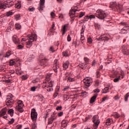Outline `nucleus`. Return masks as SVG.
<instances>
[{
  "label": "nucleus",
  "mask_w": 129,
  "mask_h": 129,
  "mask_svg": "<svg viewBox=\"0 0 129 129\" xmlns=\"http://www.w3.org/2000/svg\"><path fill=\"white\" fill-rule=\"evenodd\" d=\"M50 75H47L43 82V89H46L48 92L53 91V82L50 80Z\"/></svg>",
  "instance_id": "f257e3e1"
},
{
  "label": "nucleus",
  "mask_w": 129,
  "mask_h": 129,
  "mask_svg": "<svg viewBox=\"0 0 129 129\" xmlns=\"http://www.w3.org/2000/svg\"><path fill=\"white\" fill-rule=\"evenodd\" d=\"M28 41L26 42L27 48H31L33 45V42L37 40V34H32L28 36Z\"/></svg>",
  "instance_id": "f03ea898"
},
{
  "label": "nucleus",
  "mask_w": 129,
  "mask_h": 129,
  "mask_svg": "<svg viewBox=\"0 0 129 129\" xmlns=\"http://www.w3.org/2000/svg\"><path fill=\"white\" fill-rule=\"evenodd\" d=\"M107 15L108 13L101 10H98L95 14L96 17L100 20H104Z\"/></svg>",
  "instance_id": "7ed1b4c3"
},
{
  "label": "nucleus",
  "mask_w": 129,
  "mask_h": 129,
  "mask_svg": "<svg viewBox=\"0 0 129 129\" xmlns=\"http://www.w3.org/2000/svg\"><path fill=\"white\" fill-rule=\"evenodd\" d=\"M6 103L9 107H12L13 105H14L15 100H14V97H12V95L7 96L6 100Z\"/></svg>",
  "instance_id": "20e7f679"
},
{
  "label": "nucleus",
  "mask_w": 129,
  "mask_h": 129,
  "mask_svg": "<svg viewBox=\"0 0 129 129\" xmlns=\"http://www.w3.org/2000/svg\"><path fill=\"white\" fill-rule=\"evenodd\" d=\"M15 5V3L13 1L9 2L6 3H2L0 2V9L5 10L6 8H11V7H13Z\"/></svg>",
  "instance_id": "39448f33"
},
{
  "label": "nucleus",
  "mask_w": 129,
  "mask_h": 129,
  "mask_svg": "<svg viewBox=\"0 0 129 129\" xmlns=\"http://www.w3.org/2000/svg\"><path fill=\"white\" fill-rule=\"evenodd\" d=\"M79 5H77L74 6L73 8H72V10L70 11V16L71 18H74L75 17H77L76 15V12H79L80 10H78V7Z\"/></svg>",
  "instance_id": "423d86ee"
},
{
  "label": "nucleus",
  "mask_w": 129,
  "mask_h": 129,
  "mask_svg": "<svg viewBox=\"0 0 129 129\" xmlns=\"http://www.w3.org/2000/svg\"><path fill=\"white\" fill-rule=\"evenodd\" d=\"M121 26H123V28L121 29L120 31L121 34H126L129 32V26L127 25V24L125 22H122L120 23Z\"/></svg>",
  "instance_id": "0eeeda50"
},
{
  "label": "nucleus",
  "mask_w": 129,
  "mask_h": 129,
  "mask_svg": "<svg viewBox=\"0 0 129 129\" xmlns=\"http://www.w3.org/2000/svg\"><path fill=\"white\" fill-rule=\"evenodd\" d=\"M92 121L94 123L93 125V129H96L98 127V125L100 121L98 119V116L95 115L93 117Z\"/></svg>",
  "instance_id": "6e6552de"
},
{
  "label": "nucleus",
  "mask_w": 129,
  "mask_h": 129,
  "mask_svg": "<svg viewBox=\"0 0 129 129\" xmlns=\"http://www.w3.org/2000/svg\"><path fill=\"white\" fill-rule=\"evenodd\" d=\"M18 105L16 106L15 108L16 110L19 111V112H23L24 111V104L23 103V101L19 100L17 102Z\"/></svg>",
  "instance_id": "1a4fd4ad"
},
{
  "label": "nucleus",
  "mask_w": 129,
  "mask_h": 129,
  "mask_svg": "<svg viewBox=\"0 0 129 129\" xmlns=\"http://www.w3.org/2000/svg\"><path fill=\"white\" fill-rule=\"evenodd\" d=\"M31 116L33 122H36V120H37V117L38 116V114L37 113V112H36V109L34 108L32 109Z\"/></svg>",
  "instance_id": "9d476101"
},
{
  "label": "nucleus",
  "mask_w": 129,
  "mask_h": 129,
  "mask_svg": "<svg viewBox=\"0 0 129 129\" xmlns=\"http://www.w3.org/2000/svg\"><path fill=\"white\" fill-rule=\"evenodd\" d=\"M59 68H60V64L58 62V60L57 59L54 60L53 62V71H54V72H55V73H57V72H58L57 70H58V69H59Z\"/></svg>",
  "instance_id": "9b49d317"
},
{
  "label": "nucleus",
  "mask_w": 129,
  "mask_h": 129,
  "mask_svg": "<svg viewBox=\"0 0 129 129\" xmlns=\"http://www.w3.org/2000/svg\"><path fill=\"white\" fill-rule=\"evenodd\" d=\"M122 52L124 55H129V47L127 45H122L121 46Z\"/></svg>",
  "instance_id": "f8f14e48"
},
{
  "label": "nucleus",
  "mask_w": 129,
  "mask_h": 129,
  "mask_svg": "<svg viewBox=\"0 0 129 129\" xmlns=\"http://www.w3.org/2000/svg\"><path fill=\"white\" fill-rule=\"evenodd\" d=\"M56 119H57V115L54 113L52 114L48 118V124H52V123H53V121H54V120H56Z\"/></svg>",
  "instance_id": "ddd939ff"
},
{
  "label": "nucleus",
  "mask_w": 129,
  "mask_h": 129,
  "mask_svg": "<svg viewBox=\"0 0 129 129\" xmlns=\"http://www.w3.org/2000/svg\"><path fill=\"white\" fill-rule=\"evenodd\" d=\"M40 65L42 68H45L48 65V59L46 58L41 59L40 61Z\"/></svg>",
  "instance_id": "4468645a"
},
{
  "label": "nucleus",
  "mask_w": 129,
  "mask_h": 129,
  "mask_svg": "<svg viewBox=\"0 0 129 129\" xmlns=\"http://www.w3.org/2000/svg\"><path fill=\"white\" fill-rule=\"evenodd\" d=\"M39 6L38 7V10L40 12H42L43 11V9L45 8V0H40Z\"/></svg>",
  "instance_id": "2eb2a0df"
},
{
  "label": "nucleus",
  "mask_w": 129,
  "mask_h": 129,
  "mask_svg": "<svg viewBox=\"0 0 129 129\" xmlns=\"http://www.w3.org/2000/svg\"><path fill=\"white\" fill-rule=\"evenodd\" d=\"M55 22H52V25L51 28L49 30V32L48 33V36H51V35H53V33L55 32Z\"/></svg>",
  "instance_id": "dca6fc26"
},
{
  "label": "nucleus",
  "mask_w": 129,
  "mask_h": 129,
  "mask_svg": "<svg viewBox=\"0 0 129 129\" xmlns=\"http://www.w3.org/2000/svg\"><path fill=\"white\" fill-rule=\"evenodd\" d=\"M83 81L85 83V85L86 86H87L88 87H89V86H90L92 82V80H91V79H87L84 80Z\"/></svg>",
  "instance_id": "f3484780"
},
{
  "label": "nucleus",
  "mask_w": 129,
  "mask_h": 129,
  "mask_svg": "<svg viewBox=\"0 0 129 129\" xmlns=\"http://www.w3.org/2000/svg\"><path fill=\"white\" fill-rule=\"evenodd\" d=\"M97 41H108L109 38L106 36V35H102L99 37V38H97Z\"/></svg>",
  "instance_id": "a211bd4d"
},
{
  "label": "nucleus",
  "mask_w": 129,
  "mask_h": 129,
  "mask_svg": "<svg viewBox=\"0 0 129 129\" xmlns=\"http://www.w3.org/2000/svg\"><path fill=\"white\" fill-rule=\"evenodd\" d=\"M12 40L16 45H18L20 43V39H19V38H18V36L17 35H14L12 37Z\"/></svg>",
  "instance_id": "6ab92c4d"
},
{
  "label": "nucleus",
  "mask_w": 129,
  "mask_h": 129,
  "mask_svg": "<svg viewBox=\"0 0 129 129\" xmlns=\"http://www.w3.org/2000/svg\"><path fill=\"white\" fill-rule=\"evenodd\" d=\"M69 25V24H67L62 26L61 31L62 32V35H65V33L67 31Z\"/></svg>",
  "instance_id": "aec40b11"
},
{
  "label": "nucleus",
  "mask_w": 129,
  "mask_h": 129,
  "mask_svg": "<svg viewBox=\"0 0 129 129\" xmlns=\"http://www.w3.org/2000/svg\"><path fill=\"white\" fill-rule=\"evenodd\" d=\"M10 56H11V51L7 52L5 55H3V54H0V58H4V57H5V58H9Z\"/></svg>",
  "instance_id": "412c9836"
},
{
  "label": "nucleus",
  "mask_w": 129,
  "mask_h": 129,
  "mask_svg": "<svg viewBox=\"0 0 129 129\" xmlns=\"http://www.w3.org/2000/svg\"><path fill=\"white\" fill-rule=\"evenodd\" d=\"M117 7L118 6L116 4V2L110 3V8H111V9H114V8H116V9H117Z\"/></svg>",
  "instance_id": "4be33fe9"
},
{
  "label": "nucleus",
  "mask_w": 129,
  "mask_h": 129,
  "mask_svg": "<svg viewBox=\"0 0 129 129\" xmlns=\"http://www.w3.org/2000/svg\"><path fill=\"white\" fill-rule=\"evenodd\" d=\"M69 67V61H67L63 64V68L64 69V70H66Z\"/></svg>",
  "instance_id": "5701e85b"
},
{
  "label": "nucleus",
  "mask_w": 129,
  "mask_h": 129,
  "mask_svg": "<svg viewBox=\"0 0 129 129\" xmlns=\"http://www.w3.org/2000/svg\"><path fill=\"white\" fill-rule=\"evenodd\" d=\"M7 113V109L4 108L0 111V116H4Z\"/></svg>",
  "instance_id": "b1692460"
},
{
  "label": "nucleus",
  "mask_w": 129,
  "mask_h": 129,
  "mask_svg": "<svg viewBox=\"0 0 129 129\" xmlns=\"http://www.w3.org/2000/svg\"><path fill=\"white\" fill-rule=\"evenodd\" d=\"M97 97V94H95L90 99V103H93Z\"/></svg>",
  "instance_id": "393cba45"
},
{
  "label": "nucleus",
  "mask_w": 129,
  "mask_h": 129,
  "mask_svg": "<svg viewBox=\"0 0 129 129\" xmlns=\"http://www.w3.org/2000/svg\"><path fill=\"white\" fill-rule=\"evenodd\" d=\"M21 1H18L15 4V8L17 9H21L22 5H21Z\"/></svg>",
  "instance_id": "a878e982"
},
{
  "label": "nucleus",
  "mask_w": 129,
  "mask_h": 129,
  "mask_svg": "<svg viewBox=\"0 0 129 129\" xmlns=\"http://www.w3.org/2000/svg\"><path fill=\"white\" fill-rule=\"evenodd\" d=\"M68 122L65 120H63L61 121V126L62 127H66L67 126V124Z\"/></svg>",
  "instance_id": "bb28decb"
},
{
  "label": "nucleus",
  "mask_w": 129,
  "mask_h": 129,
  "mask_svg": "<svg viewBox=\"0 0 129 129\" xmlns=\"http://www.w3.org/2000/svg\"><path fill=\"white\" fill-rule=\"evenodd\" d=\"M14 10H11L9 12H7L6 13V16L7 17H11V16H13V15H14Z\"/></svg>",
  "instance_id": "cd10ccee"
},
{
  "label": "nucleus",
  "mask_w": 129,
  "mask_h": 129,
  "mask_svg": "<svg viewBox=\"0 0 129 129\" xmlns=\"http://www.w3.org/2000/svg\"><path fill=\"white\" fill-rule=\"evenodd\" d=\"M121 79H122L120 77L118 76V77H116L115 79H114L113 81L115 83L119 82V80H121Z\"/></svg>",
  "instance_id": "c85d7f7f"
},
{
  "label": "nucleus",
  "mask_w": 129,
  "mask_h": 129,
  "mask_svg": "<svg viewBox=\"0 0 129 129\" xmlns=\"http://www.w3.org/2000/svg\"><path fill=\"white\" fill-rule=\"evenodd\" d=\"M9 114H10L11 116H13L14 115V110L13 109H10L8 110Z\"/></svg>",
  "instance_id": "c756f323"
},
{
  "label": "nucleus",
  "mask_w": 129,
  "mask_h": 129,
  "mask_svg": "<svg viewBox=\"0 0 129 129\" xmlns=\"http://www.w3.org/2000/svg\"><path fill=\"white\" fill-rule=\"evenodd\" d=\"M109 88L108 87H106L102 90V93H107L108 92Z\"/></svg>",
  "instance_id": "7c9ffc66"
},
{
  "label": "nucleus",
  "mask_w": 129,
  "mask_h": 129,
  "mask_svg": "<svg viewBox=\"0 0 129 129\" xmlns=\"http://www.w3.org/2000/svg\"><path fill=\"white\" fill-rule=\"evenodd\" d=\"M15 28L16 30H20L21 29V25L19 23H16L15 24Z\"/></svg>",
  "instance_id": "2f4dec72"
},
{
  "label": "nucleus",
  "mask_w": 129,
  "mask_h": 129,
  "mask_svg": "<svg viewBox=\"0 0 129 129\" xmlns=\"http://www.w3.org/2000/svg\"><path fill=\"white\" fill-rule=\"evenodd\" d=\"M94 27H95L96 29L99 30V29H100V24L98 23H95Z\"/></svg>",
  "instance_id": "473e14b6"
},
{
  "label": "nucleus",
  "mask_w": 129,
  "mask_h": 129,
  "mask_svg": "<svg viewBox=\"0 0 129 129\" xmlns=\"http://www.w3.org/2000/svg\"><path fill=\"white\" fill-rule=\"evenodd\" d=\"M16 74H18V75H21V74H22V71L21 70V69H17Z\"/></svg>",
  "instance_id": "72a5a7b5"
},
{
  "label": "nucleus",
  "mask_w": 129,
  "mask_h": 129,
  "mask_svg": "<svg viewBox=\"0 0 129 129\" xmlns=\"http://www.w3.org/2000/svg\"><path fill=\"white\" fill-rule=\"evenodd\" d=\"M9 64H10V66H14V65H15V64H16V62H15L14 59H11L9 62Z\"/></svg>",
  "instance_id": "f704fd0d"
},
{
  "label": "nucleus",
  "mask_w": 129,
  "mask_h": 129,
  "mask_svg": "<svg viewBox=\"0 0 129 129\" xmlns=\"http://www.w3.org/2000/svg\"><path fill=\"white\" fill-rule=\"evenodd\" d=\"M62 55L64 57H68L69 56V53L68 51H64L62 52Z\"/></svg>",
  "instance_id": "c9c22d12"
},
{
  "label": "nucleus",
  "mask_w": 129,
  "mask_h": 129,
  "mask_svg": "<svg viewBox=\"0 0 129 129\" xmlns=\"http://www.w3.org/2000/svg\"><path fill=\"white\" fill-rule=\"evenodd\" d=\"M74 78H72L70 77H69L68 78V82H73V81H74Z\"/></svg>",
  "instance_id": "e433bc0d"
},
{
  "label": "nucleus",
  "mask_w": 129,
  "mask_h": 129,
  "mask_svg": "<svg viewBox=\"0 0 129 129\" xmlns=\"http://www.w3.org/2000/svg\"><path fill=\"white\" fill-rule=\"evenodd\" d=\"M129 97V93H127L126 94V95L124 96V100L125 101H127V99Z\"/></svg>",
  "instance_id": "4c0bfd02"
},
{
  "label": "nucleus",
  "mask_w": 129,
  "mask_h": 129,
  "mask_svg": "<svg viewBox=\"0 0 129 129\" xmlns=\"http://www.w3.org/2000/svg\"><path fill=\"white\" fill-rule=\"evenodd\" d=\"M119 77H120L122 79L124 77V74H123V71L121 72Z\"/></svg>",
  "instance_id": "58836bf2"
},
{
  "label": "nucleus",
  "mask_w": 129,
  "mask_h": 129,
  "mask_svg": "<svg viewBox=\"0 0 129 129\" xmlns=\"http://www.w3.org/2000/svg\"><path fill=\"white\" fill-rule=\"evenodd\" d=\"M84 28L82 27L81 29V37H84Z\"/></svg>",
  "instance_id": "ea45409f"
},
{
  "label": "nucleus",
  "mask_w": 129,
  "mask_h": 129,
  "mask_svg": "<svg viewBox=\"0 0 129 129\" xmlns=\"http://www.w3.org/2000/svg\"><path fill=\"white\" fill-rule=\"evenodd\" d=\"M88 20H89V16H87L85 17L83 21H84V22H87L88 21Z\"/></svg>",
  "instance_id": "a19ab883"
},
{
  "label": "nucleus",
  "mask_w": 129,
  "mask_h": 129,
  "mask_svg": "<svg viewBox=\"0 0 129 129\" xmlns=\"http://www.w3.org/2000/svg\"><path fill=\"white\" fill-rule=\"evenodd\" d=\"M15 19L17 21H18V20H20V19H21V15L17 14L15 16Z\"/></svg>",
  "instance_id": "79ce46f5"
},
{
  "label": "nucleus",
  "mask_w": 129,
  "mask_h": 129,
  "mask_svg": "<svg viewBox=\"0 0 129 129\" xmlns=\"http://www.w3.org/2000/svg\"><path fill=\"white\" fill-rule=\"evenodd\" d=\"M92 38H91V37H88V43H89V44H91V43H92Z\"/></svg>",
  "instance_id": "37998d69"
},
{
  "label": "nucleus",
  "mask_w": 129,
  "mask_h": 129,
  "mask_svg": "<svg viewBox=\"0 0 129 129\" xmlns=\"http://www.w3.org/2000/svg\"><path fill=\"white\" fill-rule=\"evenodd\" d=\"M31 129H36L37 128V125L35 123L32 124L31 126Z\"/></svg>",
  "instance_id": "c03bdc74"
},
{
  "label": "nucleus",
  "mask_w": 129,
  "mask_h": 129,
  "mask_svg": "<svg viewBox=\"0 0 129 129\" xmlns=\"http://www.w3.org/2000/svg\"><path fill=\"white\" fill-rule=\"evenodd\" d=\"M110 122H111V121H110V119H107V120H106V124L107 125H110Z\"/></svg>",
  "instance_id": "a18cd8bd"
},
{
  "label": "nucleus",
  "mask_w": 129,
  "mask_h": 129,
  "mask_svg": "<svg viewBox=\"0 0 129 129\" xmlns=\"http://www.w3.org/2000/svg\"><path fill=\"white\" fill-rule=\"evenodd\" d=\"M14 122H15V119L14 118H12V119L9 121V124H13V123H14Z\"/></svg>",
  "instance_id": "49530a36"
},
{
  "label": "nucleus",
  "mask_w": 129,
  "mask_h": 129,
  "mask_svg": "<svg viewBox=\"0 0 129 129\" xmlns=\"http://www.w3.org/2000/svg\"><path fill=\"white\" fill-rule=\"evenodd\" d=\"M89 18L90 19V20H92V19H95V15H90L89 16Z\"/></svg>",
  "instance_id": "de8ad7c7"
},
{
  "label": "nucleus",
  "mask_w": 129,
  "mask_h": 129,
  "mask_svg": "<svg viewBox=\"0 0 129 129\" xmlns=\"http://www.w3.org/2000/svg\"><path fill=\"white\" fill-rule=\"evenodd\" d=\"M84 15H85V12H80L79 17V18H82V17H83V16H84Z\"/></svg>",
  "instance_id": "09e8293b"
},
{
  "label": "nucleus",
  "mask_w": 129,
  "mask_h": 129,
  "mask_svg": "<svg viewBox=\"0 0 129 129\" xmlns=\"http://www.w3.org/2000/svg\"><path fill=\"white\" fill-rule=\"evenodd\" d=\"M113 115L114 117H115V118H118V117L120 116L119 114H118V113H115V114Z\"/></svg>",
  "instance_id": "8fccbe9b"
},
{
  "label": "nucleus",
  "mask_w": 129,
  "mask_h": 129,
  "mask_svg": "<svg viewBox=\"0 0 129 129\" xmlns=\"http://www.w3.org/2000/svg\"><path fill=\"white\" fill-rule=\"evenodd\" d=\"M108 99V98L107 97V96L104 97L102 99V102H103L105 101V100H107Z\"/></svg>",
  "instance_id": "3c124183"
},
{
  "label": "nucleus",
  "mask_w": 129,
  "mask_h": 129,
  "mask_svg": "<svg viewBox=\"0 0 129 129\" xmlns=\"http://www.w3.org/2000/svg\"><path fill=\"white\" fill-rule=\"evenodd\" d=\"M28 10L29 12H34V11H35V8L30 7Z\"/></svg>",
  "instance_id": "603ef678"
},
{
  "label": "nucleus",
  "mask_w": 129,
  "mask_h": 129,
  "mask_svg": "<svg viewBox=\"0 0 129 129\" xmlns=\"http://www.w3.org/2000/svg\"><path fill=\"white\" fill-rule=\"evenodd\" d=\"M67 41H68V42H70L71 41V36H70V35H69L68 36Z\"/></svg>",
  "instance_id": "864d4df0"
},
{
  "label": "nucleus",
  "mask_w": 129,
  "mask_h": 129,
  "mask_svg": "<svg viewBox=\"0 0 129 129\" xmlns=\"http://www.w3.org/2000/svg\"><path fill=\"white\" fill-rule=\"evenodd\" d=\"M49 51H50L51 52H52V53L53 52L55 51V50H54V47H53L52 46H51L49 48Z\"/></svg>",
  "instance_id": "5fc2aeb1"
},
{
  "label": "nucleus",
  "mask_w": 129,
  "mask_h": 129,
  "mask_svg": "<svg viewBox=\"0 0 129 129\" xmlns=\"http://www.w3.org/2000/svg\"><path fill=\"white\" fill-rule=\"evenodd\" d=\"M58 94H59V93H58V92H56V91H55V92H54V94H53V97H54V98H55V97H57Z\"/></svg>",
  "instance_id": "6e6d98bb"
},
{
  "label": "nucleus",
  "mask_w": 129,
  "mask_h": 129,
  "mask_svg": "<svg viewBox=\"0 0 129 129\" xmlns=\"http://www.w3.org/2000/svg\"><path fill=\"white\" fill-rule=\"evenodd\" d=\"M18 49H23L24 48V46L22 45H18L17 46Z\"/></svg>",
  "instance_id": "4d7b16f0"
},
{
  "label": "nucleus",
  "mask_w": 129,
  "mask_h": 129,
  "mask_svg": "<svg viewBox=\"0 0 129 129\" xmlns=\"http://www.w3.org/2000/svg\"><path fill=\"white\" fill-rule=\"evenodd\" d=\"M96 77L97 78H99V77H100V73H99V71H97Z\"/></svg>",
  "instance_id": "13d9d810"
},
{
  "label": "nucleus",
  "mask_w": 129,
  "mask_h": 129,
  "mask_svg": "<svg viewBox=\"0 0 129 129\" xmlns=\"http://www.w3.org/2000/svg\"><path fill=\"white\" fill-rule=\"evenodd\" d=\"M93 91L94 93H98V92H100V90H99V89H96Z\"/></svg>",
  "instance_id": "bf43d9fd"
},
{
  "label": "nucleus",
  "mask_w": 129,
  "mask_h": 129,
  "mask_svg": "<svg viewBox=\"0 0 129 129\" xmlns=\"http://www.w3.org/2000/svg\"><path fill=\"white\" fill-rule=\"evenodd\" d=\"M61 109H62V106H57V107L56 108V110H61Z\"/></svg>",
  "instance_id": "052dcab7"
},
{
  "label": "nucleus",
  "mask_w": 129,
  "mask_h": 129,
  "mask_svg": "<svg viewBox=\"0 0 129 129\" xmlns=\"http://www.w3.org/2000/svg\"><path fill=\"white\" fill-rule=\"evenodd\" d=\"M22 79L23 80H27V79H28V77H27V76H23Z\"/></svg>",
  "instance_id": "680f3d73"
},
{
  "label": "nucleus",
  "mask_w": 129,
  "mask_h": 129,
  "mask_svg": "<svg viewBox=\"0 0 129 129\" xmlns=\"http://www.w3.org/2000/svg\"><path fill=\"white\" fill-rule=\"evenodd\" d=\"M22 125H18L16 126V129H22Z\"/></svg>",
  "instance_id": "e2e57ef3"
},
{
  "label": "nucleus",
  "mask_w": 129,
  "mask_h": 129,
  "mask_svg": "<svg viewBox=\"0 0 129 129\" xmlns=\"http://www.w3.org/2000/svg\"><path fill=\"white\" fill-rule=\"evenodd\" d=\"M59 89H60V87H59V86L56 87V88L55 89V92H59Z\"/></svg>",
  "instance_id": "0e129e2a"
},
{
  "label": "nucleus",
  "mask_w": 129,
  "mask_h": 129,
  "mask_svg": "<svg viewBox=\"0 0 129 129\" xmlns=\"http://www.w3.org/2000/svg\"><path fill=\"white\" fill-rule=\"evenodd\" d=\"M50 16L52 18H55V13H54V12H51L50 14Z\"/></svg>",
  "instance_id": "69168bd1"
},
{
  "label": "nucleus",
  "mask_w": 129,
  "mask_h": 129,
  "mask_svg": "<svg viewBox=\"0 0 129 129\" xmlns=\"http://www.w3.org/2000/svg\"><path fill=\"white\" fill-rule=\"evenodd\" d=\"M84 60L86 62H88V61H89V59H88V58H87V57H84Z\"/></svg>",
  "instance_id": "338daca9"
},
{
  "label": "nucleus",
  "mask_w": 129,
  "mask_h": 129,
  "mask_svg": "<svg viewBox=\"0 0 129 129\" xmlns=\"http://www.w3.org/2000/svg\"><path fill=\"white\" fill-rule=\"evenodd\" d=\"M32 60H33V57H29L27 61H28V62H31V61H32Z\"/></svg>",
  "instance_id": "774afa93"
}]
</instances>
